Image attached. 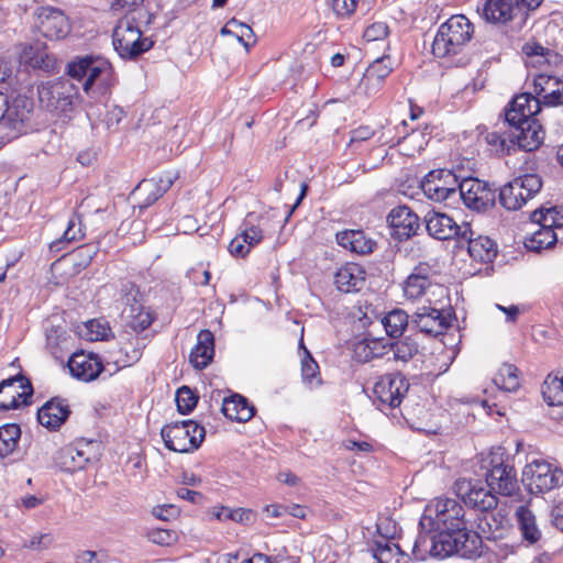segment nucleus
<instances>
[{"label": "nucleus", "mask_w": 563, "mask_h": 563, "mask_svg": "<svg viewBox=\"0 0 563 563\" xmlns=\"http://www.w3.org/2000/svg\"><path fill=\"white\" fill-rule=\"evenodd\" d=\"M560 104H563V84L559 79L555 88L551 89L548 95H544L543 99H540V107H556Z\"/></svg>", "instance_id": "680f3d73"}, {"label": "nucleus", "mask_w": 563, "mask_h": 563, "mask_svg": "<svg viewBox=\"0 0 563 563\" xmlns=\"http://www.w3.org/2000/svg\"><path fill=\"white\" fill-rule=\"evenodd\" d=\"M373 3L374 0H333L332 9L338 16L345 19L354 13L366 14Z\"/></svg>", "instance_id": "58836bf2"}, {"label": "nucleus", "mask_w": 563, "mask_h": 563, "mask_svg": "<svg viewBox=\"0 0 563 563\" xmlns=\"http://www.w3.org/2000/svg\"><path fill=\"white\" fill-rule=\"evenodd\" d=\"M300 347L305 351V356L301 361V375L305 382L311 383L319 373V365L303 346L302 340L300 341Z\"/></svg>", "instance_id": "6e6d98bb"}, {"label": "nucleus", "mask_w": 563, "mask_h": 563, "mask_svg": "<svg viewBox=\"0 0 563 563\" xmlns=\"http://www.w3.org/2000/svg\"><path fill=\"white\" fill-rule=\"evenodd\" d=\"M391 236L405 241L417 234L420 229L419 217L407 206H397L387 216Z\"/></svg>", "instance_id": "6ab92c4d"}, {"label": "nucleus", "mask_w": 563, "mask_h": 563, "mask_svg": "<svg viewBox=\"0 0 563 563\" xmlns=\"http://www.w3.org/2000/svg\"><path fill=\"white\" fill-rule=\"evenodd\" d=\"M542 188V179L537 174H526L514 178L499 189V203L507 210L521 209Z\"/></svg>", "instance_id": "1a4fd4ad"}, {"label": "nucleus", "mask_w": 563, "mask_h": 563, "mask_svg": "<svg viewBox=\"0 0 563 563\" xmlns=\"http://www.w3.org/2000/svg\"><path fill=\"white\" fill-rule=\"evenodd\" d=\"M33 394L31 380L22 374L3 379L0 383V410L7 411L29 406Z\"/></svg>", "instance_id": "2eb2a0df"}, {"label": "nucleus", "mask_w": 563, "mask_h": 563, "mask_svg": "<svg viewBox=\"0 0 563 563\" xmlns=\"http://www.w3.org/2000/svg\"><path fill=\"white\" fill-rule=\"evenodd\" d=\"M530 219L540 227H547L553 230L561 229L563 228V208H540L531 213Z\"/></svg>", "instance_id": "4c0bfd02"}, {"label": "nucleus", "mask_w": 563, "mask_h": 563, "mask_svg": "<svg viewBox=\"0 0 563 563\" xmlns=\"http://www.w3.org/2000/svg\"><path fill=\"white\" fill-rule=\"evenodd\" d=\"M98 245L95 243H88L78 246L71 252V256L76 261V265L80 267H87L92 261L93 256L98 253Z\"/></svg>", "instance_id": "864d4df0"}, {"label": "nucleus", "mask_w": 563, "mask_h": 563, "mask_svg": "<svg viewBox=\"0 0 563 563\" xmlns=\"http://www.w3.org/2000/svg\"><path fill=\"white\" fill-rule=\"evenodd\" d=\"M113 47L125 59H134L153 46V41L142 35L134 19L124 16L113 30Z\"/></svg>", "instance_id": "423d86ee"}, {"label": "nucleus", "mask_w": 563, "mask_h": 563, "mask_svg": "<svg viewBox=\"0 0 563 563\" xmlns=\"http://www.w3.org/2000/svg\"><path fill=\"white\" fill-rule=\"evenodd\" d=\"M409 390V383L399 373L386 374L374 385L373 394L379 410L394 409L400 406L402 398Z\"/></svg>", "instance_id": "f8f14e48"}, {"label": "nucleus", "mask_w": 563, "mask_h": 563, "mask_svg": "<svg viewBox=\"0 0 563 563\" xmlns=\"http://www.w3.org/2000/svg\"><path fill=\"white\" fill-rule=\"evenodd\" d=\"M510 126V137L516 151L532 152L538 150L544 141L545 132L538 119L528 120L525 124Z\"/></svg>", "instance_id": "aec40b11"}, {"label": "nucleus", "mask_w": 563, "mask_h": 563, "mask_svg": "<svg viewBox=\"0 0 563 563\" xmlns=\"http://www.w3.org/2000/svg\"><path fill=\"white\" fill-rule=\"evenodd\" d=\"M419 526L421 531L412 545L416 560L428 555L444 559L457 554L471 560L482 556L481 537L467 528L465 510L456 499H434L426 507Z\"/></svg>", "instance_id": "f257e3e1"}, {"label": "nucleus", "mask_w": 563, "mask_h": 563, "mask_svg": "<svg viewBox=\"0 0 563 563\" xmlns=\"http://www.w3.org/2000/svg\"><path fill=\"white\" fill-rule=\"evenodd\" d=\"M540 112V98H534L531 92L516 95L506 106L504 115L509 125L525 124L528 120L537 119Z\"/></svg>", "instance_id": "f3484780"}, {"label": "nucleus", "mask_w": 563, "mask_h": 563, "mask_svg": "<svg viewBox=\"0 0 563 563\" xmlns=\"http://www.w3.org/2000/svg\"><path fill=\"white\" fill-rule=\"evenodd\" d=\"M148 538L153 543L169 545L176 540V534L172 530L157 528L150 531Z\"/></svg>", "instance_id": "052dcab7"}, {"label": "nucleus", "mask_w": 563, "mask_h": 563, "mask_svg": "<svg viewBox=\"0 0 563 563\" xmlns=\"http://www.w3.org/2000/svg\"><path fill=\"white\" fill-rule=\"evenodd\" d=\"M353 358L358 363H367L373 360L371 338H364L354 343Z\"/></svg>", "instance_id": "13d9d810"}, {"label": "nucleus", "mask_w": 563, "mask_h": 563, "mask_svg": "<svg viewBox=\"0 0 563 563\" xmlns=\"http://www.w3.org/2000/svg\"><path fill=\"white\" fill-rule=\"evenodd\" d=\"M37 29L46 38L58 40L68 33L69 23L62 10L45 7L37 14Z\"/></svg>", "instance_id": "4be33fe9"}, {"label": "nucleus", "mask_w": 563, "mask_h": 563, "mask_svg": "<svg viewBox=\"0 0 563 563\" xmlns=\"http://www.w3.org/2000/svg\"><path fill=\"white\" fill-rule=\"evenodd\" d=\"M221 411L223 415L238 422H246L255 415V408L252 406L247 398L240 394H233L222 401Z\"/></svg>", "instance_id": "2f4dec72"}, {"label": "nucleus", "mask_w": 563, "mask_h": 563, "mask_svg": "<svg viewBox=\"0 0 563 563\" xmlns=\"http://www.w3.org/2000/svg\"><path fill=\"white\" fill-rule=\"evenodd\" d=\"M70 409L66 399L54 397L37 411V421L48 430H57L69 417Z\"/></svg>", "instance_id": "bb28decb"}, {"label": "nucleus", "mask_w": 563, "mask_h": 563, "mask_svg": "<svg viewBox=\"0 0 563 563\" xmlns=\"http://www.w3.org/2000/svg\"><path fill=\"white\" fill-rule=\"evenodd\" d=\"M123 314L130 319L129 325L135 332L144 331L153 322L151 313L144 310L141 305H131L129 308L123 310Z\"/></svg>", "instance_id": "de8ad7c7"}, {"label": "nucleus", "mask_w": 563, "mask_h": 563, "mask_svg": "<svg viewBox=\"0 0 563 563\" xmlns=\"http://www.w3.org/2000/svg\"><path fill=\"white\" fill-rule=\"evenodd\" d=\"M485 140L490 152L498 157L510 155L516 152L515 143L512 137H510V126H508V130L505 132L493 131L487 133Z\"/></svg>", "instance_id": "c9c22d12"}, {"label": "nucleus", "mask_w": 563, "mask_h": 563, "mask_svg": "<svg viewBox=\"0 0 563 563\" xmlns=\"http://www.w3.org/2000/svg\"><path fill=\"white\" fill-rule=\"evenodd\" d=\"M393 70L389 56H383L375 59L365 70L358 88L366 96H373L379 91L384 80Z\"/></svg>", "instance_id": "393cba45"}, {"label": "nucleus", "mask_w": 563, "mask_h": 563, "mask_svg": "<svg viewBox=\"0 0 563 563\" xmlns=\"http://www.w3.org/2000/svg\"><path fill=\"white\" fill-rule=\"evenodd\" d=\"M522 53L527 57L526 64L529 65L530 63H533V58L537 59V63L545 62V56L549 53V49L537 42H527L522 46Z\"/></svg>", "instance_id": "4d7b16f0"}, {"label": "nucleus", "mask_w": 563, "mask_h": 563, "mask_svg": "<svg viewBox=\"0 0 563 563\" xmlns=\"http://www.w3.org/2000/svg\"><path fill=\"white\" fill-rule=\"evenodd\" d=\"M20 435V427L15 423L0 427V457H5L14 451Z\"/></svg>", "instance_id": "a18cd8bd"}, {"label": "nucleus", "mask_w": 563, "mask_h": 563, "mask_svg": "<svg viewBox=\"0 0 563 563\" xmlns=\"http://www.w3.org/2000/svg\"><path fill=\"white\" fill-rule=\"evenodd\" d=\"M143 347V340L140 338H134V340L124 343L120 347V356L114 358V363L119 367H128L135 364L142 357Z\"/></svg>", "instance_id": "79ce46f5"}, {"label": "nucleus", "mask_w": 563, "mask_h": 563, "mask_svg": "<svg viewBox=\"0 0 563 563\" xmlns=\"http://www.w3.org/2000/svg\"><path fill=\"white\" fill-rule=\"evenodd\" d=\"M110 69L107 59L98 55L76 56L66 67L67 78L71 81L77 80L82 82V90L88 96L93 98L96 90L93 85L96 81Z\"/></svg>", "instance_id": "6e6552de"}, {"label": "nucleus", "mask_w": 563, "mask_h": 563, "mask_svg": "<svg viewBox=\"0 0 563 563\" xmlns=\"http://www.w3.org/2000/svg\"><path fill=\"white\" fill-rule=\"evenodd\" d=\"M383 324L388 336L400 338L408 325V314L401 309H395L384 317Z\"/></svg>", "instance_id": "c03bdc74"}, {"label": "nucleus", "mask_w": 563, "mask_h": 563, "mask_svg": "<svg viewBox=\"0 0 563 563\" xmlns=\"http://www.w3.org/2000/svg\"><path fill=\"white\" fill-rule=\"evenodd\" d=\"M494 384L505 391H516L520 386L518 368L512 364H503L494 377Z\"/></svg>", "instance_id": "a19ab883"}, {"label": "nucleus", "mask_w": 563, "mask_h": 563, "mask_svg": "<svg viewBox=\"0 0 563 563\" xmlns=\"http://www.w3.org/2000/svg\"><path fill=\"white\" fill-rule=\"evenodd\" d=\"M484 18L489 22L506 23L517 15L537 10L543 0H482Z\"/></svg>", "instance_id": "9b49d317"}, {"label": "nucleus", "mask_w": 563, "mask_h": 563, "mask_svg": "<svg viewBox=\"0 0 563 563\" xmlns=\"http://www.w3.org/2000/svg\"><path fill=\"white\" fill-rule=\"evenodd\" d=\"M542 396L550 406L563 405V371L548 375L542 385Z\"/></svg>", "instance_id": "e433bc0d"}, {"label": "nucleus", "mask_w": 563, "mask_h": 563, "mask_svg": "<svg viewBox=\"0 0 563 563\" xmlns=\"http://www.w3.org/2000/svg\"><path fill=\"white\" fill-rule=\"evenodd\" d=\"M136 192L139 196H144V201L141 203V208H146L153 205L162 197L156 195L155 178L142 180L136 187Z\"/></svg>", "instance_id": "5fc2aeb1"}, {"label": "nucleus", "mask_w": 563, "mask_h": 563, "mask_svg": "<svg viewBox=\"0 0 563 563\" xmlns=\"http://www.w3.org/2000/svg\"><path fill=\"white\" fill-rule=\"evenodd\" d=\"M488 488L503 496H512L518 489L517 473L512 464L501 455H494L485 475Z\"/></svg>", "instance_id": "4468645a"}, {"label": "nucleus", "mask_w": 563, "mask_h": 563, "mask_svg": "<svg viewBox=\"0 0 563 563\" xmlns=\"http://www.w3.org/2000/svg\"><path fill=\"white\" fill-rule=\"evenodd\" d=\"M473 33L474 26L465 15H452L440 25L432 43V54L438 58L459 54Z\"/></svg>", "instance_id": "20e7f679"}, {"label": "nucleus", "mask_w": 563, "mask_h": 563, "mask_svg": "<svg viewBox=\"0 0 563 563\" xmlns=\"http://www.w3.org/2000/svg\"><path fill=\"white\" fill-rule=\"evenodd\" d=\"M198 396L188 387L181 386L176 393V405L180 413L187 415L194 410Z\"/></svg>", "instance_id": "09e8293b"}, {"label": "nucleus", "mask_w": 563, "mask_h": 563, "mask_svg": "<svg viewBox=\"0 0 563 563\" xmlns=\"http://www.w3.org/2000/svg\"><path fill=\"white\" fill-rule=\"evenodd\" d=\"M373 552L378 563H406V553L391 540H375Z\"/></svg>", "instance_id": "72a5a7b5"}, {"label": "nucleus", "mask_w": 563, "mask_h": 563, "mask_svg": "<svg viewBox=\"0 0 563 563\" xmlns=\"http://www.w3.org/2000/svg\"><path fill=\"white\" fill-rule=\"evenodd\" d=\"M456 496L463 504L482 514L497 508L498 497L490 488H486L479 482L459 479L454 484Z\"/></svg>", "instance_id": "ddd939ff"}, {"label": "nucleus", "mask_w": 563, "mask_h": 563, "mask_svg": "<svg viewBox=\"0 0 563 563\" xmlns=\"http://www.w3.org/2000/svg\"><path fill=\"white\" fill-rule=\"evenodd\" d=\"M47 345L51 349L60 347L67 344L68 338L66 331L59 329H52L46 334Z\"/></svg>", "instance_id": "e2e57ef3"}, {"label": "nucleus", "mask_w": 563, "mask_h": 563, "mask_svg": "<svg viewBox=\"0 0 563 563\" xmlns=\"http://www.w3.org/2000/svg\"><path fill=\"white\" fill-rule=\"evenodd\" d=\"M335 241L340 246L358 255L371 254L376 246V242L368 238L362 230H344L338 232L335 234Z\"/></svg>", "instance_id": "c756f323"}, {"label": "nucleus", "mask_w": 563, "mask_h": 563, "mask_svg": "<svg viewBox=\"0 0 563 563\" xmlns=\"http://www.w3.org/2000/svg\"><path fill=\"white\" fill-rule=\"evenodd\" d=\"M245 239H242L240 234H238L229 244V252L236 257H245L251 247L246 245Z\"/></svg>", "instance_id": "69168bd1"}, {"label": "nucleus", "mask_w": 563, "mask_h": 563, "mask_svg": "<svg viewBox=\"0 0 563 563\" xmlns=\"http://www.w3.org/2000/svg\"><path fill=\"white\" fill-rule=\"evenodd\" d=\"M457 197L462 199L465 207L481 212L495 206L496 190L477 178L464 177Z\"/></svg>", "instance_id": "dca6fc26"}, {"label": "nucleus", "mask_w": 563, "mask_h": 563, "mask_svg": "<svg viewBox=\"0 0 563 563\" xmlns=\"http://www.w3.org/2000/svg\"><path fill=\"white\" fill-rule=\"evenodd\" d=\"M466 243L470 256L481 263H490L497 256V244L494 240L484 235H476L470 224H463L460 233L459 245Z\"/></svg>", "instance_id": "a211bd4d"}, {"label": "nucleus", "mask_w": 563, "mask_h": 563, "mask_svg": "<svg viewBox=\"0 0 563 563\" xmlns=\"http://www.w3.org/2000/svg\"><path fill=\"white\" fill-rule=\"evenodd\" d=\"M62 468L68 473H75L85 468L86 464L89 462V457L86 456L84 450L77 448H68L62 453Z\"/></svg>", "instance_id": "49530a36"}, {"label": "nucleus", "mask_w": 563, "mask_h": 563, "mask_svg": "<svg viewBox=\"0 0 563 563\" xmlns=\"http://www.w3.org/2000/svg\"><path fill=\"white\" fill-rule=\"evenodd\" d=\"M214 355V335L210 330H201L197 336V344L191 350L189 361L197 369L206 368Z\"/></svg>", "instance_id": "7c9ffc66"}, {"label": "nucleus", "mask_w": 563, "mask_h": 563, "mask_svg": "<svg viewBox=\"0 0 563 563\" xmlns=\"http://www.w3.org/2000/svg\"><path fill=\"white\" fill-rule=\"evenodd\" d=\"M516 519L523 540L534 544L541 539L542 533L537 525L536 516L527 506L517 508Z\"/></svg>", "instance_id": "473e14b6"}, {"label": "nucleus", "mask_w": 563, "mask_h": 563, "mask_svg": "<svg viewBox=\"0 0 563 563\" xmlns=\"http://www.w3.org/2000/svg\"><path fill=\"white\" fill-rule=\"evenodd\" d=\"M252 219L253 213H249L243 222L244 229L240 233L241 238L246 240L245 243L251 249L263 240L262 229L257 225H254Z\"/></svg>", "instance_id": "8fccbe9b"}, {"label": "nucleus", "mask_w": 563, "mask_h": 563, "mask_svg": "<svg viewBox=\"0 0 563 563\" xmlns=\"http://www.w3.org/2000/svg\"><path fill=\"white\" fill-rule=\"evenodd\" d=\"M558 241L559 238L553 229L540 227L527 241L526 247L529 251L540 252L541 250L552 247Z\"/></svg>", "instance_id": "37998d69"}, {"label": "nucleus", "mask_w": 563, "mask_h": 563, "mask_svg": "<svg viewBox=\"0 0 563 563\" xmlns=\"http://www.w3.org/2000/svg\"><path fill=\"white\" fill-rule=\"evenodd\" d=\"M426 229L430 236L437 240H460L463 225L460 227L450 216L437 211H429L424 217Z\"/></svg>", "instance_id": "a878e982"}, {"label": "nucleus", "mask_w": 563, "mask_h": 563, "mask_svg": "<svg viewBox=\"0 0 563 563\" xmlns=\"http://www.w3.org/2000/svg\"><path fill=\"white\" fill-rule=\"evenodd\" d=\"M522 484L530 494H544L563 484V471L543 460H533L522 471Z\"/></svg>", "instance_id": "0eeeda50"}, {"label": "nucleus", "mask_w": 563, "mask_h": 563, "mask_svg": "<svg viewBox=\"0 0 563 563\" xmlns=\"http://www.w3.org/2000/svg\"><path fill=\"white\" fill-rule=\"evenodd\" d=\"M559 78L540 74L533 79V91L531 92L534 98L543 99L544 95H548L551 89L555 88Z\"/></svg>", "instance_id": "603ef678"}, {"label": "nucleus", "mask_w": 563, "mask_h": 563, "mask_svg": "<svg viewBox=\"0 0 563 563\" xmlns=\"http://www.w3.org/2000/svg\"><path fill=\"white\" fill-rule=\"evenodd\" d=\"M389 29L385 22H375L364 31V38L367 42L384 40L388 35Z\"/></svg>", "instance_id": "bf43d9fd"}, {"label": "nucleus", "mask_w": 563, "mask_h": 563, "mask_svg": "<svg viewBox=\"0 0 563 563\" xmlns=\"http://www.w3.org/2000/svg\"><path fill=\"white\" fill-rule=\"evenodd\" d=\"M68 368L73 377L91 382L103 371V365L98 355L85 352H76L68 360Z\"/></svg>", "instance_id": "b1692460"}, {"label": "nucleus", "mask_w": 563, "mask_h": 563, "mask_svg": "<svg viewBox=\"0 0 563 563\" xmlns=\"http://www.w3.org/2000/svg\"><path fill=\"white\" fill-rule=\"evenodd\" d=\"M124 115L125 112L121 107H113L106 115V124L108 129L117 128Z\"/></svg>", "instance_id": "774afa93"}, {"label": "nucleus", "mask_w": 563, "mask_h": 563, "mask_svg": "<svg viewBox=\"0 0 563 563\" xmlns=\"http://www.w3.org/2000/svg\"><path fill=\"white\" fill-rule=\"evenodd\" d=\"M373 360L382 358L390 351V341L385 339L371 338Z\"/></svg>", "instance_id": "338daca9"}, {"label": "nucleus", "mask_w": 563, "mask_h": 563, "mask_svg": "<svg viewBox=\"0 0 563 563\" xmlns=\"http://www.w3.org/2000/svg\"><path fill=\"white\" fill-rule=\"evenodd\" d=\"M87 328L91 332L90 340H104L108 338L109 333L111 332L110 327L107 324L100 323L97 320H91L87 323Z\"/></svg>", "instance_id": "0e129e2a"}, {"label": "nucleus", "mask_w": 563, "mask_h": 563, "mask_svg": "<svg viewBox=\"0 0 563 563\" xmlns=\"http://www.w3.org/2000/svg\"><path fill=\"white\" fill-rule=\"evenodd\" d=\"M366 272L355 263H346L334 275V284L342 292L360 291L365 285Z\"/></svg>", "instance_id": "c85d7f7f"}, {"label": "nucleus", "mask_w": 563, "mask_h": 563, "mask_svg": "<svg viewBox=\"0 0 563 563\" xmlns=\"http://www.w3.org/2000/svg\"><path fill=\"white\" fill-rule=\"evenodd\" d=\"M462 178L450 169H434L421 180L420 187L424 196L435 202L455 200Z\"/></svg>", "instance_id": "9d476101"}, {"label": "nucleus", "mask_w": 563, "mask_h": 563, "mask_svg": "<svg viewBox=\"0 0 563 563\" xmlns=\"http://www.w3.org/2000/svg\"><path fill=\"white\" fill-rule=\"evenodd\" d=\"M84 235L81 217L73 214L63 235L49 244V251L58 253L65 250L67 244L82 239Z\"/></svg>", "instance_id": "f704fd0d"}, {"label": "nucleus", "mask_w": 563, "mask_h": 563, "mask_svg": "<svg viewBox=\"0 0 563 563\" xmlns=\"http://www.w3.org/2000/svg\"><path fill=\"white\" fill-rule=\"evenodd\" d=\"M477 531H474L481 537L487 540L503 539L504 534L509 528V520L507 516L500 509L486 510L478 514L475 519Z\"/></svg>", "instance_id": "412c9836"}, {"label": "nucleus", "mask_w": 563, "mask_h": 563, "mask_svg": "<svg viewBox=\"0 0 563 563\" xmlns=\"http://www.w3.org/2000/svg\"><path fill=\"white\" fill-rule=\"evenodd\" d=\"M417 329L428 335L438 336L450 327V314L432 307H420L412 316Z\"/></svg>", "instance_id": "5701e85b"}, {"label": "nucleus", "mask_w": 563, "mask_h": 563, "mask_svg": "<svg viewBox=\"0 0 563 563\" xmlns=\"http://www.w3.org/2000/svg\"><path fill=\"white\" fill-rule=\"evenodd\" d=\"M33 100L26 96L18 95L10 98L0 92V142L8 143L30 128Z\"/></svg>", "instance_id": "7ed1b4c3"}, {"label": "nucleus", "mask_w": 563, "mask_h": 563, "mask_svg": "<svg viewBox=\"0 0 563 563\" xmlns=\"http://www.w3.org/2000/svg\"><path fill=\"white\" fill-rule=\"evenodd\" d=\"M228 25L234 26V36L249 51L251 44L255 43V35L252 27L245 23L231 19Z\"/></svg>", "instance_id": "3c124183"}, {"label": "nucleus", "mask_w": 563, "mask_h": 563, "mask_svg": "<svg viewBox=\"0 0 563 563\" xmlns=\"http://www.w3.org/2000/svg\"><path fill=\"white\" fill-rule=\"evenodd\" d=\"M206 435L203 427L194 420L176 421L161 430L165 446L174 452L188 453L197 450Z\"/></svg>", "instance_id": "39448f33"}, {"label": "nucleus", "mask_w": 563, "mask_h": 563, "mask_svg": "<svg viewBox=\"0 0 563 563\" xmlns=\"http://www.w3.org/2000/svg\"><path fill=\"white\" fill-rule=\"evenodd\" d=\"M42 108L53 115L68 121L79 103V87L67 77L47 80L37 86Z\"/></svg>", "instance_id": "f03ea898"}, {"label": "nucleus", "mask_w": 563, "mask_h": 563, "mask_svg": "<svg viewBox=\"0 0 563 563\" xmlns=\"http://www.w3.org/2000/svg\"><path fill=\"white\" fill-rule=\"evenodd\" d=\"M390 351L395 362L408 363L419 352L418 342L410 335L390 342Z\"/></svg>", "instance_id": "ea45409f"}, {"label": "nucleus", "mask_w": 563, "mask_h": 563, "mask_svg": "<svg viewBox=\"0 0 563 563\" xmlns=\"http://www.w3.org/2000/svg\"><path fill=\"white\" fill-rule=\"evenodd\" d=\"M432 267L426 263H420L413 267L410 275L404 282V294L408 299H418L424 295L426 290L432 285Z\"/></svg>", "instance_id": "cd10ccee"}]
</instances>
